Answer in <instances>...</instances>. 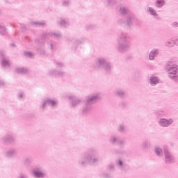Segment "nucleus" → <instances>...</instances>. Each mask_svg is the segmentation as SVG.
<instances>
[{
  "instance_id": "obj_25",
  "label": "nucleus",
  "mask_w": 178,
  "mask_h": 178,
  "mask_svg": "<svg viewBox=\"0 0 178 178\" xmlns=\"http://www.w3.org/2000/svg\"><path fill=\"white\" fill-rule=\"evenodd\" d=\"M156 54H158V51H156V50L152 51L149 54V60H154V56H155V55H156Z\"/></svg>"
},
{
  "instance_id": "obj_17",
  "label": "nucleus",
  "mask_w": 178,
  "mask_h": 178,
  "mask_svg": "<svg viewBox=\"0 0 178 178\" xmlns=\"http://www.w3.org/2000/svg\"><path fill=\"white\" fill-rule=\"evenodd\" d=\"M15 155H16V149H11L6 152V156L7 158H13Z\"/></svg>"
},
{
  "instance_id": "obj_7",
  "label": "nucleus",
  "mask_w": 178,
  "mask_h": 178,
  "mask_svg": "<svg viewBox=\"0 0 178 178\" xmlns=\"http://www.w3.org/2000/svg\"><path fill=\"white\" fill-rule=\"evenodd\" d=\"M2 141L5 144H13V143L16 141V135L13 133H9L2 138Z\"/></svg>"
},
{
  "instance_id": "obj_10",
  "label": "nucleus",
  "mask_w": 178,
  "mask_h": 178,
  "mask_svg": "<svg viewBox=\"0 0 178 178\" xmlns=\"http://www.w3.org/2000/svg\"><path fill=\"white\" fill-rule=\"evenodd\" d=\"M35 44H38V51L40 55H46L45 51V42L40 41V40L36 39L35 40Z\"/></svg>"
},
{
  "instance_id": "obj_22",
  "label": "nucleus",
  "mask_w": 178,
  "mask_h": 178,
  "mask_svg": "<svg viewBox=\"0 0 178 178\" xmlns=\"http://www.w3.org/2000/svg\"><path fill=\"white\" fill-rule=\"evenodd\" d=\"M118 3V0H106V5L107 6H113Z\"/></svg>"
},
{
  "instance_id": "obj_32",
  "label": "nucleus",
  "mask_w": 178,
  "mask_h": 178,
  "mask_svg": "<svg viewBox=\"0 0 178 178\" xmlns=\"http://www.w3.org/2000/svg\"><path fill=\"white\" fill-rule=\"evenodd\" d=\"M163 3H164L163 0H157V1H156V5L159 7L163 6Z\"/></svg>"
},
{
  "instance_id": "obj_11",
  "label": "nucleus",
  "mask_w": 178,
  "mask_h": 178,
  "mask_svg": "<svg viewBox=\"0 0 178 178\" xmlns=\"http://www.w3.org/2000/svg\"><path fill=\"white\" fill-rule=\"evenodd\" d=\"M47 105H49V106H55V105H56V102L51 99H46L42 102L40 109H45Z\"/></svg>"
},
{
  "instance_id": "obj_20",
  "label": "nucleus",
  "mask_w": 178,
  "mask_h": 178,
  "mask_svg": "<svg viewBox=\"0 0 178 178\" xmlns=\"http://www.w3.org/2000/svg\"><path fill=\"white\" fill-rule=\"evenodd\" d=\"M16 73H18L19 74H26L27 73L28 70L26 67H17L15 70Z\"/></svg>"
},
{
  "instance_id": "obj_42",
  "label": "nucleus",
  "mask_w": 178,
  "mask_h": 178,
  "mask_svg": "<svg viewBox=\"0 0 178 178\" xmlns=\"http://www.w3.org/2000/svg\"><path fill=\"white\" fill-rule=\"evenodd\" d=\"M5 86V83L3 81H0V87H3Z\"/></svg>"
},
{
  "instance_id": "obj_43",
  "label": "nucleus",
  "mask_w": 178,
  "mask_h": 178,
  "mask_svg": "<svg viewBox=\"0 0 178 178\" xmlns=\"http://www.w3.org/2000/svg\"><path fill=\"white\" fill-rule=\"evenodd\" d=\"M120 105V106H122L123 108H124V106H126V103L125 102H122Z\"/></svg>"
},
{
  "instance_id": "obj_31",
  "label": "nucleus",
  "mask_w": 178,
  "mask_h": 178,
  "mask_svg": "<svg viewBox=\"0 0 178 178\" xmlns=\"http://www.w3.org/2000/svg\"><path fill=\"white\" fill-rule=\"evenodd\" d=\"M17 178H29V175L26 173L22 172Z\"/></svg>"
},
{
  "instance_id": "obj_38",
  "label": "nucleus",
  "mask_w": 178,
  "mask_h": 178,
  "mask_svg": "<svg viewBox=\"0 0 178 178\" xmlns=\"http://www.w3.org/2000/svg\"><path fill=\"white\" fill-rule=\"evenodd\" d=\"M156 152L157 155H162V154H163L162 149L157 148L156 149Z\"/></svg>"
},
{
  "instance_id": "obj_27",
  "label": "nucleus",
  "mask_w": 178,
  "mask_h": 178,
  "mask_svg": "<svg viewBox=\"0 0 178 178\" xmlns=\"http://www.w3.org/2000/svg\"><path fill=\"white\" fill-rule=\"evenodd\" d=\"M95 27H97V26L94 24H89V25H86V30H94Z\"/></svg>"
},
{
  "instance_id": "obj_29",
  "label": "nucleus",
  "mask_w": 178,
  "mask_h": 178,
  "mask_svg": "<svg viewBox=\"0 0 178 178\" xmlns=\"http://www.w3.org/2000/svg\"><path fill=\"white\" fill-rule=\"evenodd\" d=\"M33 53L31 51H25L24 52V56H27L28 58H33Z\"/></svg>"
},
{
  "instance_id": "obj_8",
  "label": "nucleus",
  "mask_w": 178,
  "mask_h": 178,
  "mask_svg": "<svg viewBox=\"0 0 178 178\" xmlns=\"http://www.w3.org/2000/svg\"><path fill=\"white\" fill-rule=\"evenodd\" d=\"M99 101V95L95 94L86 97V105H92Z\"/></svg>"
},
{
  "instance_id": "obj_45",
  "label": "nucleus",
  "mask_w": 178,
  "mask_h": 178,
  "mask_svg": "<svg viewBox=\"0 0 178 178\" xmlns=\"http://www.w3.org/2000/svg\"><path fill=\"white\" fill-rule=\"evenodd\" d=\"M127 59H131V56H127Z\"/></svg>"
},
{
  "instance_id": "obj_35",
  "label": "nucleus",
  "mask_w": 178,
  "mask_h": 178,
  "mask_svg": "<svg viewBox=\"0 0 178 178\" xmlns=\"http://www.w3.org/2000/svg\"><path fill=\"white\" fill-rule=\"evenodd\" d=\"M62 5L63 6H69V0H63L62 2Z\"/></svg>"
},
{
  "instance_id": "obj_4",
  "label": "nucleus",
  "mask_w": 178,
  "mask_h": 178,
  "mask_svg": "<svg viewBox=\"0 0 178 178\" xmlns=\"http://www.w3.org/2000/svg\"><path fill=\"white\" fill-rule=\"evenodd\" d=\"M62 37V33H56V32H49V33H42L41 38L42 41H47V47L51 51H55L56 49V43L52 41V38H57V40H60Z\"/></svg>"
},
{
  "instance_id": "obj_46",
  "label": "nucleus",
  "mask_w": 178,
  "mask_h": 178,
  "mask_svg": "<svg viewBox=\"0 0 178 178\" xmlns=\"http://www.w3.org/2000/svg\"><path fill=\"white\" fill-rule=\"evenodd\" d=\"M104 177H106V178L109 177V175H108V174L104 175Z\"/></svg>"
},
{
  "instance_id": "obj_41",
  "label": "nucleus",
  "mask_w": 178,
  "mask_h": 178,
  "mask_svg": "<svg viewBox=\"0 0 178 178\" xmlns=\"http://www.w3.org/2000/svg\"><path fill=\"white\" fill-rule=\"evenodd\" d=\"M170 158H172V156H170L169 155V154L165 153V159H166V161H170Z\"/></svg>"
},
{
  "instance_id": "obj_36",
  "label": "nucleus",
  "mask_w": 178,
  "mask_h": 178,
  "mask_svg": "<svg viewBox=\"0 0 178 178\" xmlns=\"http://www.w3.org/2000/svg\"><path fill=\"white\" fill-rule=\"evenodd\" d=\"M31 163V159L26 158L25 159V165H30Z\"/></svg>"
},
{
  "instance_id": "obj_6",
  "label": "nucleus",
  "mask_w": 178,
  "mask_h": 178,
  "mask_svg": "<svg viewBox=\"0 0 178 178\" xmlns=\"http://www.w3.org/2000/svg\"><path fill=\"white\" fill-rule=\"evenodd\" d=\"M32 175L35 178H44L46 175L45 172H42L41 167H35L32 170Z\"/></svg>"
},
{
  "instance_id": "obj_16",
  "label": "nucleus",
  "mask_w": 178,
  "mask_h": 178,
  "mask_svg": "<svg viewBox=\"0 0 178 178\" xmlns=\"http://www.w3.org/2000/svg\"><path fill=\"white\" fill-rule=\"evenodd\" d=\"M92 109V106L86 103L85 107L82 109V115H87L88 113H90Z\"/></svg>"
},
{
  "instance_id": "obj_14",
  "label": "nucleus",
  "mask_w": 178,
  "mask_h": 178,
  "mask_svg": "<svg viewBox=\"0 0 178 178\" xmlns=\"http://www.w3.org/2000/svg\"><path fill=\"white\" fill-rule=\"evenodd\" d=\"M49 76L51 77H62L65 74V72L56 70H51L48 72Z\"/></svg>"
},
{
  "instance_id": "obj_12",
  "label": "nucleus",
  "mask_w": 178,
  "mask_h": 178,
  "mask_svg": "<svg viewBox=\"0 0 178 178\" xmlns=\"http://www.w3.org/2000/svg\"><path fill=\"white\" fill-rule=\"evenodd\" d=\"M0 56L3 58L1 59V66L3 67H10V63H9V60L5 58V52L3 51L0 50Z\"/></svg>"
},
{
  "instance_id": "obj_37",
  "label": "nucleus",
  "mask_w": 178,
  "mask_h": 178,
  "mask_svg": "<svg viewBox=\"0 0 178 178\" xmlns=\"http://www.w3.org/2000/svg\"><path fill=\"white\" fill-rule=\"evenodd\" d=\"M169 72H170V73L175 74V73H176V72H177V67H172V70H169Z\"/></svg>"
},
{
  "instance_id": "obj_39",
  "label": "nucleus",
  "mask_w": 178,
  "mask_h": 178,
  "mask_svg": "<svg viewBox=\"0 0 178 178\" xmlns=\"http://www.w3.org/2000/svg\"><path fill=\"white\" fill-rule=\"evenodd\" d=\"M24 41L25 42H31L33 41V40L30 38H29V36H26L24 38Z\"/></svg>"
},
{
  "instance_id": "obj_47",
  "label": "nucleus",
  "mask_w": 178,
  "mask_h": 178,
  "mask_svg": "<svg viewBox=\"0 0 178 178\" xmlns=\"http://www.w3.org/2000/svg\"><path fill=\"white\" fill-rule=\"evenodd\" d=\"M152 12H153V14L155 15V11L152 10H150Z\"/></svg>"
},
{
  "instance_id": "obj_48",
  "label": "nucleus",
  "mask_w": 178,
  "mask_h": 178,
  "mask_svg": "<svg viewBox=\"0 0 178 178\" xmlns=\"http://www.w3.org/2000/svg\"><path fill=\"white\" fill-rule=\"evenodd\" d=\"M11 45H12L13 47H15V44H11Z\"/></svg>"
},
{
  "instance_id": "obj_24",
  "label": "nucleus",
  "mask_w": 178,
  "mask_h": 178,
  "mask_svg": "<svg viewBox=\"0 0 178 178\" xmlns=\"http://www.w3.org/2000/svg\"><path fill=\"white\" fill-rule=\"evenodd\" d=\"M118 131H119V133H124V131H126V126L124 124L119 125L118 127Z\"/></svg>"
},
{
  "instance_id": "obj_28",
  "label": "nucleus",
  "mask_w": 178,
  "mask_h": 178,
  "mask_svg": "<svg viewBox=\"0 0 178 178\" xmlns=\"http://www.w3.org/2000/svg\"><path fill=\"white\" fill-rule=\"evenodd\" d=\"M158 83H159V81H158V79L156 78H152L150 79L151 84H158Z\"/></svg>"
},
{
  "instance_id": "obj_34",
  "label": "nucleus",
  "mask_w": 178,
  "mask_h": 178,
  "mask_svg": "<svg viewBox=\"0 0 178 178\" xmlns=\"http://www.w3.org/2000/svg\"><path fill=\"white\" fill-rule=\"evenodd\" d=\"M20 27H21V30L23 33H24V31H26V30H27L26 25H24L23 24H21Z\"/></svg>"
},
{
  "instance_id": "obj_5",
  "label": "nucleus",
  "mask_w": 178,
  "mask_h": 178,
  "mask_svg": "<svg viewBox=\"0 0 178 178\" xmlns=\"http://www.w3.org/2000/svg\"><path fill=\"white\" fill-rule=\"evenodd\" d=\"M113 66L111 63L106 60V58L102 57L97 59L94 68L98 70V69H104L106 74H110L112 73V69Z\"/></svg>"
},
{
  "instance_id": "obj_44",
  "label": "nucleus",
  "mask_w": 178,
  "mask_h": 178,
  "mask_svg": "<svg viewBox=\"0 0 178 178\" xmlns=\"http://www.w3.org/2000/svg\"><path fill=\"white\" fill-rule=\"evenodd\" d=\"M18 97H19V99L23 98V93H19V94L18 95Z\"/></svg>"
},
{
  "instance_id": "obj_1",
  "label": "nucleus",
  "mask_w": 178,
  "mask_h": 178,
  "mask_svg": "<svg viewBox=\"0 0 178 178\" xmlns=\"http://www.w3.org/2000/svg\"><path fill=\"white\" fill-rule=\"evenodd\" d=\"M119 13L122 16H124V17L119 19L118 24L120 26H125V24H127L129 29H131L134 26L133 24L134 23V15L131 13L129 7L121 6L119 8Z\"/></svg>"
},
{
  "instance_id": "obj_2",
  "label": "nucleus",
  "mask_w": 178,
  "mask_h": 178,
  "mask_svg": "<svg viewBox=\"0 0 178 178\" xmlns=\"http://www.w3.org/2000/svg\"><path fill=\"white\" fill-rule=\"evenodd\" d=\"M115 48L120 54L128 52L131 49V43L129 41V35L126 32H121L117 38V44Z\"/></svg>"
},
{
  "instance_id": "obj_19",
  "label": "nucleus",
  "mask_w": 178,
  "mask_h": 178,
  "mask_svg": "<svg viewBox=\"0 0 178 178\" xmlns=\"http://www.w3.org/2000/svg\"><path fill=\"white\" fill-rule=\"evenodd\" d=\"M115 95L117 97H120V98H123V97H124V95H126V92L123 91V90L118 89V90H115Z\"/></svg>"
},
{
  "instance_id": "obj_33",
  "label": "nucleus",
  "mask_w": 178,
  "mask_h": 178,
  "mask_svg": "<svg viewBox=\"0 0 178 178\" xmlns=\"http://www.w3.org/2000/svg\"><path fill=\"white\" fill-rule=\"evenodd\" d=\"M83 41H84L83 39L75 40V45H80V44H83Z\"/></svg>"
},
{
  "instance_id": "obj_30",
  "label": "nucleus",
  "mask_w": 178,
  "mask_h": 178,
  "mask_svg": "<svg viewBox=\"0 0 178 178\" xmlns=\"http://www.w3.org/2000/svg\"><path fill=\"white\" fill-rule=\"evenodd\" d=\"M107 170H115V165L112 163L107 165Z\"/></svg>"
},
{
  "instance_id": "obj_26",
  "label": "nucleus",
  "mask_w": 178,
  "mask_h": 178,
  "mask_svg": "<svg viewBox=\"0 0 178 178\" xmlns=\"http://www.w3.org/2000/svg\"><path fill=\"white\" fill-rule=\"evenodd\" d=\"M54 63L56 65L57 67H65V64L60 61H54Z\"/></svg>"
},
{
  "instance_id": "obj_40",
  "label": "nucleus",
  "mask_w": 178,
  "mask_h": 178,
  "mask_svg": "<svg viewBox=\"0 0 178 178\" xmlns=\"http://www.w3.org/2000/svg\"><path fill=\"white\" fill-rule=\"evenodd\" d=\"M116 164L118 166H123V161L122 160H118L116 161Z\"/></svg>"
},
{
  "instance_id": "obj_3",
  "label": "nucleus",
  "mask_w": 178,
  "mask_h": 178,
  "mask_svg": "<svg viewBox=\"0 0 178 178\" xmlns=\"http://www.w3.org/2000/svg\"><path fill=\"white\" fill-rule=\"evenodd\" d=\"M98 151L95 149H90L84 153L81 158L78 161L80 166H86V165H94L98 162Z\"/></svg>"
},
{
  "instance_id": "obj_13",
  "label": "nucleus",
  "mask_w": 178,
  "mask_h": 178,
  "mask_svg": "<svg viewBox=\"0 0 178 178\" xmlns=\"http://www.w3.org/2000/svg\"><path fill=\"white\" fill-rule=\"evenodd\" d=\"M68 98L69 99H72L71 102L72 108H76V106L80 105L81 103V99L76 97L74 95H70Z\"/></svg>"
},
{
  "instance_id": "obj_9",
  "label": "nucleus",
  "mask_w": 178,
  "mask_h": 178,
  "mask_svg": "<svg viewBox=\"0 0 178 178\" xmlns=\"http://www.w3.org/2000/svg\"><path fill=\"white\" fill-rule=\"evenodd\" d=\"M109 142L111 144H117L118 145H124V140L121 139L120 136L113 135L110 137Z\"/></svg>"
},
{
  "instance_id": "obj_18",
  "label": "nucleus",
  "mask_w": 178,
  "mask_h": 178,
  "mask_svg": "<svg viewBox=\"0 0 178 178\" xmlns=\"http://www.w3.org/2000/svg\"><path fill=\"white\" fill-rule=\"evenodd\" d=\"M31 26H33L34 27H44L45 26V22L42 21H36L31 23Z\"/></svg>"
},
{
  "instance_id": "obj_15",
  "label": "nucleus",
  "mask_w": 178,
  "mask_h": 178,
  "mask_svg": "<svg viewBox=\"0 0 178 178\" xmlns=\"http://www.w3.org/2000/svg\"><path fill=\"white\" fill-rule=\"evenodd\" d=\"M173 123V120H166V119H161L160 120V124L163 126V127H168L169 124H172Z\"/></svg>"
},
{
  "instance_id": "obj_23",
  "label": "nucleus",
  "mask_w": 178,
  "mask_h": 178,
  "mask_svg": "<svg viewBox=\"0 0 178 178\" xmlns=\"http://www.w3.org/2000/svg\"><path fill=\"white\" fill-rule=\"evenodd\" d=\"M8 32L6 31V27L5 26L0 25V35H6Z\"/></svg>"
},
{
  "instance_id": "obj_21",
  "label": "nucleus",
  "mask_w": 178,
  "mask_h": 178,
  "mask_svg": "<svg viewBox=\"0 0 178 178\" xmlns=\"http://www.w3.org/2000/svg\"><path fill=\"white\" fill-rule=\"evenodd\" d=\"M57 23L62 27H67V26H69V21L63 19H60V21H58Z\"/></svg>"
}]
</instances>
